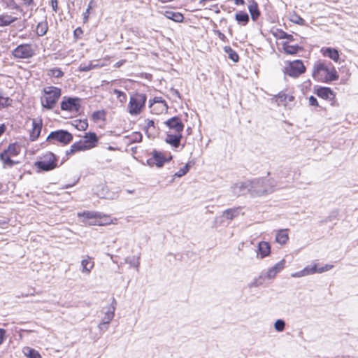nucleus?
Returning a JSON list of instances; mask_svg holds the SVG:
<instances>
[{"label": "nucleus", "mask_w": 358, "mask_h": 358, "mask_svg": "<svg viewBox=\"0 0 358 358\" xmlns=\"http://www.w3.org/2000/svg\"><path fill=\"white\" fill-rule=\"evenodd\" d=\"M311 76L315 81L322 83H329L339 78L335 66L324 60H318L313 64Z\"/></svg>", "instance_id": "1"}, {"label": "nucleus", "mask_w": 358, "mask_h": 358, "mask_svg": "<svg viewBox=\"0 0 358 358\" xmlns=\"http://www.w3.org/2000/svg\"><path fill=\"white\" fill-rule=\"evenodd\" d=\"M99 138L95 132H85L80 141L73 143L69 150L66 151V155L69 157L77 152L92 150L98 146Z\"/></svg>", "instance_id": "2"}, {"label": "nucleus", "mask_w": 358, "mask_h": 358, "mask_svg": "<svg viewBox=\"0 0 358 358\" xmlns=\"http://www.w3.org/2000/svg\"><path fill=\"white\" fill-rule=\"evenodd\" d=\"M22 148L21 143L15 141L9 143L7 148L0 152V161L3 168L10 169L21 163L17 157L21 153Z\"/></svg>", "instance_id": "3"}, {"label": "nucleus", "mask_w": 358, "mask_h": 358, "mask_svg": "<svg viewBox=\"0 0 358 358\" xmlns=\"http://www.w3.org/2000/svg\"><path fill=\"white\" fill-rule=\"evenodd\" d=\"M77 216L83 224L88 226H106L113 223L110 215L97 211L84 210L78 213Z\"/></svg>", "instance_id": "4"}, {"label": "nucleus", "mask_w": 358, "mask_h": 358, "mask_svg": "<svg viewBox=\"0 0 358 358\" xmlns=\"http://www.w3.org/2000/svg\"><path fill=\"white\" fill-rule=\"evenodd\" d=\"M62 96V89L53 85L43 88L40 98L41 106L46 110H52Z\"/></svg>", "instance_id": "5"}, {"label": "nucleus", "mask_w": 358, "mask_h": 358, "mask_svg": "<svg viewBox=\"0 0 358 358\" xmlns=\"http://www.w3.org/2000/svg\"><path fill=\"white\" fill-rule=\"evenodd\" d=\"M146 101L145 94L140 92L132 94L127 106L128 113L133 116L140 115L145 109Z\"/></svg>", "instance_id": "6"}, {"label": "nucleus", "mask_w": 358, "mask_h": 358, "mask_svg": "<svg viewBox=\"0 0 358 358\" xmlns=\"http://www.w3.org/2000/svg\"><path fill=\"white\" fill-rule=\"evenodd\" d=\"M58 157L52 152H46L34 163L40 171H50L57 167Z\"/></svg>", "instance_id": "7"}, {"label": "nucleus", "mask_w": 358, "mask_h": 358, "mask_svg": "<svg viewBox=\"0 0 358 358\" xmlns=\"http://www.w3.org/2000/svg\"><path fill=\"white\" fill-rule=\"evenodd\" d=\"M284 73L289 77L296 78L306 71V67L301 59L288 61L284 67Z\"/></svg>", "instance_id": "8"}, {"label": "nucleus", "mask_w": 358, "mask_h": 358, "mask_svg": "<svg viewBox=\"0 0 358 358\" xmlns=\"http://www.w3.org/2000/svg\"><path fill=\"white\" fill-rule=\"evenodd\" d=\"M82 105V100L79 97L64 96L60 102V108L63 111L73 115H77Z\"/></svg>", "instance_id": "9"}, {"label": "nucleus", "mask_w": 358, "mask_h": 358, "mask_svg": "<svg viewBox=\"0 0 358 358\" xmlns=\"http://www.w3.org/2000/svg\"><path fill=\"white\" fill-rule=\"evenodd\" d=\"M35 55V49L30 43L18 45L12 51V56L17 59H28Z\"/></svg>", "instance_id": "10"}, {"label": "nucleus", "mask_w": 358, "mask_h": 358, "mask_svg": "<svg viewBox=\"0 0 358 358\" xmlns=\"http://www.w3.org/2000/svg\"><path fill=\"white\" fill-rule=\"evenodd\" d=\"M150 113L155 115H162L167 112L169 106L165 99L162 96H155L149 101Z\"/></svg>", "instance_id": "11"}, {"label": "nucleus", "mask_w": 358, "mask_h": 358, "mask_svg": "<svg viewBox=\"0 0 358 358\" xmlns=\"http://www.w3.org/2000/svg\"><path fill=\"white\" fill-rule=\"evenodd\" d=\"M72 140V134L62 129L52 131L47 137V141H54L59 142L64 145L69 144Z\"/></svg>", "instance_id": "12"}, {"label": "nucleus", "mask_w": 358, "mask_h": 358, "mask_svg": "<svg viewBox=\"0 0 358 358\" xmlns=\"http://www.w3.org/2000/svg\"><path fill=\"white\" fill-rule=\"evenodd\" d=\"M171 159V156L167 157L164 153L157 150H153L151 152V157L148 159V163L150 166L162 167L164 164L166 162L170 161Z\"/></svg>", "instance_id": "13"}, {"label": "nucleus", "mask_w": 358, "mask_h": 358, "mask_svg": "<svg viewBox=\"0 0 358 358\" xmlns=\"http://www.w3.org/2000/svg\"><path fill=\"white\" fill-rule=\"evenodd\" d=\"M107 112L104 109L94 111L90 115L92 122L99 127H103L106 124Z\"/></svg>", "instance_id": "14"}, {"label": "nucleus", "mask_w": 358, "mask_h": 358, "mask_svg": "<svg viewBox=\"0 0 358 358\" xmlns=\"http://www.w3.org/2000/svg\"><path fill=\"white\" fill-rule=\"evenodd\" d=\"M164 124L174 133L182 134L184 129V124L182 122L181 118L179 117H173L167 120Z\"/></svg>", "instance_id": "15"}, {"label": "nucleus", "mask_w": 358, "mask_h": 358, "mask_svg": "<svg viewBox=\"0 0 358 358\" xmlns=\"http://www.w3.org/2000/svg\"><path fill=\"white\" fill-rule=\"evenodd\" d=\"M315 94L321 99L336 101V93L330 87H320L315 90Z\"/></svg>", "instance_id": "16"}, {"label": "nucleus", "mask_w": 358, "mask_h": 358, "mask_svg": "<svg viewBox=\"0 0 358 358\" xmlns=\"http://www.w3.org/2000/svg\"><path fill=\"white\" fill-rule=\"evenodd\" d=\"M42 121L41 120H32V128L29 131V139L31 141H36L40 136V134L42 130Z\"/></svg>", "instance_id": "17"}, {"label": "nucleus", "mask_w": 358, "mask_h": 358, "mask_svg": "<svg viewBox=\"0 0 358 358\" xmlns=\"http://www.w3.org/2000/svg\"><path fill=\"white\" fill-rule=\"evenodd\" d=\"M333 268V265L325 264L324 266L318 267L317 264H315L313 266H308L305 267L303 271L305 275H313L316 273H322L325 271H328Z\"/></svg>", "instance_id": "18"}, {"label": "nucleus", "mask_w": 358, "mask_h": 358, "mask_svg": "<svg viewBox=\"0 0 358 358\" xmlns=\"http://www.w3.org/2000/svg\"><path fill=\"white\" fill-rule=\"evenodd\" d=\"M141 129L149 138L154 137L157 131L154 121L150 119H145L144 120L141 125Z\"/></svg>", "instance_id": "19"}, {"label": "nucleus", "mask_w": 358, "mask_h": 358, "mask_svg": "<svg viewBox=\"0 0 358 358\" xmlns=\"http://www.w3.org/2000/svg\"><path fill=\"white\" fill-rule=\"evenodd\" d=\"M320 52L324 57L330 58L336 63L338 62L340 55L336 49L330 47H324L320 50Z\"/></svg>", "instance_id": "20"}, {"label": "nucleus", "mask_w": 358, "mask_h": 358, "mask_svg": "<svg viewBox=\"0 0 358 358\" xmlns=\"http://www.w3.org/2000/svg\"><path fill=\"white\" fill-rule=\"evenodd\" d=\"M285 264V261L284 259L280 261L267 271L266 277L268 279L274 278L275 275L284 268Z\"/></svg>", "instance_id": "21"}, {"label": "nucleus", "mask_w": 358, "mask_h": 358, "mask_svg": "<svg viewBox=\"0 0 358 358\" xmlns=\"http://www.w3.org/2000/svg\"><path fill=\"white\" fill-rule=\"evenodd\" d=\"M248 8L250 13L252 20L255 22L257 21L261 15L257 2L255 0L249 1Z\"/></svg>", "instance_id": "22"}, {"label": "nucleus", "mask_w": 358, "mask_h": 358, "mask_svg": "<svg viewBox=\"0 0 358 358\" xmlns=\"http://www.w3.org/2000/svg\"><path fill=\"white\" fill-rule=\"evenodd\" d=\"M275 102L278 105L283 104L286 105L289 102H292L294 100V96L292 94H288L285 92H280L278 94L274 96Z\"/></svg>", "instance_id": "23"}, {"label": "nucleus", "mask_w": 358, "mask_h": 358, "mask_svg": "<svg viewBox=\"0 0 358 358\" xmlns=\"http://www.w3.org/2000/svg\"><path fill=\"white\" fill-rule=\"evenodd\" d=\"M18 17L7 13L0 14V27H7L14 23Z\"/></svg>", "instance_id": "24"}, {"label": "nucleus", "mask_w": 358, "mask_h": 358, "mask_svg": "<svg viewBox=\"0 0 358 358\" xmlns=\"http://www.w3.org/2000/svg\"><path fill=\"white\" fill-rule=\"evenodd\" d=\"M181 138L182 134H167L166 136V142L174 148H178L180 145Z\"/></svg>", "instance_id": "25"}, {"label": "nucleus", "mask_w": 358, "mask_h": 358, "mask_svg": "<svg viewBox=\"0 0 358 358\" xmlns=\"http://www.w3.org/2000/svg\"><path fill=\"white\" fill-rule=\"evenodd\" d=\"M271 253V246L268 242L261 241L258 244L257 255L260 257L264 258L268 256Z\"/></svg>", "instance_id": "26"}, {"label": "nucleus", "mask_w": 358, "mask_h": 358, "mask_svg": "<svg viewBox=\"0 0 358 358\" xmlns=\"http://www.w3.org/2000/svg\"><path fill=\"white\" fill-rule=\"evenodd\" d=\"M284 52L287 55H296L299 51L302 50V48L298 45H290L288 42L282 43Z\"/></svg>", "instance_id": "27"}, {"label": "nucleus", "mask_w": 358, "mask_h": 358, "mask_svg": "<svg viewBox=\"0 0 358 358\" xmlns=\"http://www.w3.org/2000/svg\"><path fill=\"white\" fill-rule=\"evenodd\" d=\"M82 271L83 273H89L94 268V262L93 259L89 256H86L81 262Z\"/></svg>", "instance_id": "28"}, {"label": "nucleus", "mask_w": 358, "mask_h": 358, "mask_svg": "<svg viewBox=\"0 0 358 358\" xmlns=\"http://www.w3.org/2000/svg\"><path fill=\"white\" fill-rule=\"evenodd\" d=\"M164 15L174 22H182L184 20V16L181 13L179 12H173L171 10H166L164 13Z\"/></svg>", "instance_id": "29"}, {"label": "nucleus", "mask_w": 358, "mask_h": 358, "mask_svg": "<svg viewBox=\"0 0 358 358\" xmlns=\"http://www.w3.org/2000/svg\"><path fill=\"white\" fill-rule=\"evenodd\" d=\"M289 240L288 229L279 230L275 236V241L281 245L285 244Z\"/></svg>", "instance_id": "30"}, {"label": "nucleus", "mask_w": 358, "mask_h": 358, "mask_svg": "<svg viewBox=\"0 0 358 358\" xmlns=\"http://www.w3.org/2000/svg\"><path fill=\"white\" fill-rule=\"evenodd\" d=\"M235 20L241 25L245 26L250 20L249 15L245 11H239L235 15Z\"/></svg>", "instance_id": "31"}, {"label": "nucleus", "mask_w": 358, "mask_h": 358, "mask_svg": "<svg viewBox=\"0 0 358 358\" xmlns=\"http://www.w3.org/2000/svg\"><path fill=\"white\" fill-rule=\"evenodd\" d=\"M48 30V24L46 20L40 22L36 26V32L38 36H44Z\"/></svg>", "instance_id": "32"}, {"label": "nucleus", "mask_w": 358, "mask_h": 358, "mask_svg": "<svg viewBox=\"0 0 358 358\" xmlns=\"http://www.w3.org/2000/svg\"><path fill=\"white\" fill-rule=\"evenodd\" d=\"M289 21L294 24L304 26L306 24V21L303 18H302L299 14H297L295 11H293L289 18Z\"/></svg>", "instance_id": "33"}, {"label": "nucleus", "mask_w": 358, "mask_h": 358, "mask_svg": "<svg viewBox=\"0 0 358 358\" xmlns=\"http://www.w3.org/2000/svg\"><path fill=\"white\" fill-rule=\"evenodd\" d=\"M240 208H229L223 212V215L227 220H231L238 215Z\"/></svg>", "instance_id": "34"}, {"label": "nucleus", "mask_w": 358, "mask_h": 358, "mask_svg": "<svg viewBox=\"0 0 358 358\" xmlns=\"http://www.w3.org/2000/svg\"><path fill=\"white\" fill-rule=\"evenodd\" d=\"M23 352L28 358H42L38 351L29 347L24 348Z\"/></svg>", "instance_id": "35"}, {"label": "nucleus", "mask_w": 358, "mask_h": 358, "mask_svg": "<svg viewBox=\"0 0 358 358\" xmlns=\"http://www.w3.org/2000/svg\"><path fill=\"white\" fill-rule=\"evenodd\" d=\"M64 72L59 68H52L48 71L47 75L50 78H62L64 76Z\"/></svg>", "instance_id": "36"}, {"label": "nucleus", "mask_w": 358, "mask_h": 358, "mask_svg": "<svg viewBox=\"0 0 358 358\" xmlns=\"http://www.w3.org/2000/svg\"><path fill=\"white\" fill-rule=\"evenodd\" d=\"M128 139L129 142L131 143L141 142L143 138V136L141 132H133L131 134L126 136Z\"/></svg>", "instance_id": "37"}, {"label": "nucleus", "mask_w": 358, "mask_h": 358, "mask_svg": "<svg viewBox=\"0 0 358 358\" xmlns=\"http://www.w3.org/2000/svg\"><path fill=\"white\" fill-rule=\"evenodd\" d=\"M75 127L79 131H86L88 128V122L87 119L76 120L75 121Z\"/></svg>", "instance_id": "38"}, {"label": "nucleus", "mask_w": 358, "mask_h": 358, "mask_svg": "<svg viewBox=\"0 0 358 358\" xmlns=\"http://www.w3.org/2000/svg\"><path fill=\"white\" fill-rule=\"evenodd\" d=\"M224 50L229 55V57L235 62H237L239 60V56L237 52L234 50L231 47H225Z\"/></svg>", "instance_id": "39"}, {"label": "nucleus", "mask_w": 358, "mask_h": 358, "mask_svg": "<svg viewBox=\"0 0 358 358\" xmlns=\"http://www.w3.org/2000/svg\"><path fill=\"white\" fill-rule=\"evenodd\" d=\"M12 103V99L8 96H4L0 94V110L10 106Z\"/></svg>", "instance_id": "40"}, {"label": "nucleus", "mask_w": 358, "mask_h": 358, "mask_svg": "<svg viewBox=\"0 0 358 358\" xmlns=\"http://www.w3.org/2000/svg\"><path fill=\"white\" fill-rule=\"evenodd\" d=\"M272 35L276 38V39H284L285 35L286 32L283 31L281 29L275 28L272 29L271 31Z\"/></svg>", "instance_id": "41"}, {"label": "nucleus", "mask_w": 358, "mask_h": 358, "mask_svg": "<svg viewBox=\"0 0 358 358\" xmlns=\"http://www.w3.org/2000/svg\"><path fill=\"white\" fill-rule=\"evenodd\" d=\"M113 94L116 95L117 99H119V101L121 103L126 102V101L127 99V94L124 92L120 91V90H117V89H115L113 90Z\"/></svg>", "instance_id": "42"}, {"label": "nucleus", "mask_w": 358, "mask_h": 358, "mask_svg": "<svg viewBox=\"0 0 358 358\" xmlns=\"http://www.w3.org/2000/svg\"><path fill=\"white\" fill-rule=\"evenodd\" d=\"M189 170V164H185L183 167L180 169L176 173L175 176L177 177H182L185 176Z\"/></svg>", "instance_id": "43"}, {"label": "nucleus", "mask_w": 358, "mask_h": 358, "mask_svg": "<svg viewBox=\"0 0 358 358\" xmlns=\"http://www.w3.org/2000/svg\"><path fill=\"white\" fill-rule=\"evenodd\" d=\"M83 36V30L82 29L81 27H77L73 31V38H74L75 41H78V40L82 38Z\"/></svg>", "instance_id": "44"}, {"label": "nucleus", "mask_w": 358, "mask_h": 358, "mask_svg": "<svg viewBox=\"0 0 358 358\" xmlns=\"http://www.w3.org/2000/svg\"><path fill=\"white\" fill-rule=\"evenodd\" d=\"M274 326L276 331H282L285 329V322L283 320H278Z\"/></svg>", "instance_id": "45"}, {"label": "nucleus", "mask_w": 358, "mask_h": 358, "mask_svg": "<svg viewBox=\"0 0 358 358\" xmlns=\"http://www.w3.org/2000/svg\"><path fill=\"white\" fill-rule=\"evenodd\" d=\"M94 2L93 0H91L90 1V3H89V6H88V8H87L86 11L83 14V21L84 22H87L88 21V18H89V15H90V9L92 8V3Z\"/></svg>", "instance_id": "46"}, {"label": "nucleus", "mask_w": 358, "mask_h": 358, "mask_svg": "<svg viewBox=\"0 0 358 358\" xmlns=\"http://www.w3.org/2000/svg\"><path fill=\"white\" fill-rule=\"evenodd\" d=\"M308 103L310 106H315V107L319 106V103H318L317 99L313 96H310L308 98Z\"/></svg>", "instance_id": "47"}, {"label": "nucleus", "mask_w": 358, "mask_h": 358, "mask_svg": "<svg viewBox=\"0 0 358 358\" xmlns=\"http://www.w3.org/2000/svg\"><path fill=\"white\" fill-rule=\"evenodd\" d=\"M114 317V313L113 311H108L106 313V320L103 322L104 324H108L109 323L112 319Z\"/></svg>", "instance_id": "48"}, {"label": "nucleus", "mask_w": 358, "mask_h": 358, "mask_svg": "<svg viewBox=\"0 0 358 358\" xmlns=\"http://www.w3.org/2000/svg\"><path fill=\"white\" fill-rule=\"evenodd\" d=\"M6 331L4 329L0 328V345L3 343L6 338Z\"/></svg>", "instance_id": "49"}, {"label": "nucleus", "mask_w": 358, "mask_h": 358, "mask_svg": "<svg viewBox=\"0 0 358 358\" xmlns=\"http://www.w3.org/2000/svg\"><path fill=\"white\" fill-rule=\"evenodd\" d=\"M292 277L293 278H301V277H303V276H306L305 275V273L303 272V270L299 271V272H296V273H294L291 275Z\"/></svg>", "instance_id": "50"}, {"label": "nucleus", "mask_w": 358, "mask_h": 358, "mask_svg": "<svg viewBox=\"0 0 358 358\" xmlns=\"http://www.w3.org/2000/svg\"><path fill=\"white\" fill-rule=\"evenodd\" d=\"M292 277L293 278H301V277H303V276H306L305 275V273L303 272V270L299 271V272H296V273H294L291 275Z\"/></svg>", "instance_id": "51"}, {"label": "nucleus", "mask_w": 358, "mask_h": 358, "mask_svg": "<svg viewBox=\"0 0 358 358\" xmlns=\"http://www.w3.org/2000/svg\"><path fill=\"white\" fill-rule=\"evenodd\" d=\"M52 8L54 11L57 10V0H51Z\"/></svg>", "instance_id": "52"}, {"label": "nucleus", "mask_w": 358, "mask_h": 358, "mask_svg": "<svg viewBox=\"0 0 358 358\" xmlns=\"http://www.w3.org/2000/svg\"><path fill=\"white\" fill-rule=\"evenodd\" d=\"M284 39H287L289 41H293L294 40V38L292 34H289L286 32Z\"/></svg>", "instance_id": "53"}, {"label": "nucleus", "mask_w": 358, "mask_h": 358, "mask_svg": "<svg viewBox=\"0 0 358 358\" xmlns=\"http://www.w3.org/2000/svg\"><path fill=\"white\" fill-rule=\"evenodd\" d=\"M234 3L237 6H239V5H244L245 4V1L244 0H233Z\"/></svg>", "instance_id": "54"}, {"label": "nucleus", "mask_w": 358, "mask_h": 358, "mask_svg": "<svg viewBox=\"0 0 358 358\" xmlns=\"http://www.w3.org/2000/svg\"><path fill=\"white\" fill-rule=\"evenodd\" d=\"M250 184H251V182H249V183H244V184H242L239 187H240V188H242V187H248Z\"/></svg>", "instance_id": "55"}, {"label": "nucleus", "mask_w": 358, "mask_h": 358, "mask_svg": "<svg viewBox=\"0 0 358 358\" xmlns=\"http://www.w3.org/2000/svg\"><path fill=\"white\" fill-rule=\"evenodd\" d=\"M159 1H161L162 3H168V2L173 1V0H159Z\"/></svg>", "instance_id": "56"}, {"label": "nucleus", "mask_w": 358, "mask_h": 358, "mask_svg": "<svg viewBox=\"0 0 358 358\" xmlns=\"http://www.w3.org/2000/svg\"><path fill=\"white\" fill-rule=\"evenodd\" d=\"M219 36L221 39H224L225 38V36L220 32H219Z\"/></svg>", "instance_id": "57"}, {"label": "nucleus", "mask_w": 358, "mask_h": 358, "mask_svg": "<svg viewBox=\"0 0 358 358\" xmlns=\"http://www.w3.org/2000/svg\"><path fill=\"white\" fill-rule=\"evenodd\" d=\"M90 69H91V68H90V67H84V68L83 69V71H89V70H90Z\"/></svg>", "instance_id": "58"}, {"label": "nucleus", "mask_w": 358, "mask_h": 358, "mask_svg": "<svg viewBox=\"0 0 358 358\" xmlns=\"http://www.w3.org/2000/svg\"><path fill=\"white\" fill-rule=\"evenodd\" d=\"M108 149L110 150H115V148L112 147V146H109Z\"/></svg>", "instance_id": "59"}, {"label": "nucleus", "mask_w": 358, "mask_h": 358, "mask_svg": "<svg viewBox=\"0 0 358 358\" xmlns=\"http://www.w3.org/2000/svg\"><path fill=\"white\" fill-rule=\"evenodd\" d=\"M187 131H188V132H190L191 128H187Z\"/></svg>", "instance_id": "60"}, {"label": "nucleus", "mask_w": 358, "mask_h": 358, "mask_svg": "<svg viewBox=\"0 0 358 358\" xmlns=\"http://www.w3.org/2000/svg\"><path fill=\"white\" fill-rule=\"evenodd\" d=\"M187 131H188V132H190L191 128H187Z\"/></svg>", "instance_id": "61"}]
</instances>
